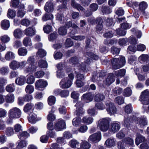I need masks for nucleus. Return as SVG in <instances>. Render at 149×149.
Returning a JSON list of instances; mask_svg holds the SVG:
<instances>
[{
    "mask_svg": "<svg viewBox=\"0 0 149 149\" xmlns=\"http://www.w3.org/2000/svg\"><path fill=\"white\" fill-rule=\"evenodd\" d=\"M81 146L84 149H89L90 147V144L87 141H84L81 143Z\"/></svg>",
    "mask_w": 149,
    "mask_h": 149,
    "instance_id": "nucleus-54",
    "label": "nucleus"
},
{
    "mask_svg": "<svg viewBox=\"0 0 149 149\" xmlns=\"http://www.w3.org/2000/svg\"><path fill=\"white\" fill-rule=\"evenodd\" d=\"M25 77L23 76H21L16 79L15 83L17 84L18 85L22 86L25 84Z\"/></svg>",
    "mask_w": 149,
    "mask_h": 149,
    "instance_id": "nucleus-24",
    "label": "nucleus"
},
{
    "mask_svg": "<svg viewBox=\"0 0 149 149\" xmlns=\"http://www.w3.org/2000/svg\"><path fill=\"white\" fill-rule=\"evenodd\" d=\"M6 133L8 136H10L14 134L13 128L11 127H8L6 128Z\"/></svg>",
    "mask_w": 149,
    "mask_h": 149,
    "instance_id": "nucleus-55",
    "label": "nucleus"
},
{
    "mask_svg": "<svg viewBox=\"0 0 149 149\" xmlns=\"http://www.w3.org/2000/svg\"><path fill=\"white\" fill-rule=\"evenodd\" d=\"M58 33L61 35H65L67 33V29L65 26L61 27L59 29Z\"/></svg>",
    "mask_w": 149,
    "mask_h": 149,
    "instance_id": "nucleus-49",
    "label": "nucleus"
},
{
    "mask_svg": "<svg viewBox=\"0 0 149 149\" xmlns=\"http://www.w3.org/2000/svg\"><path fill=\"white\" fill-rule=\"evenodd\" d=\"M65 123L61 119H59L58 121H56L55 124V128L56 131H61L65 128Z\"/></svg>",
    "mask_w": 149,
    "mask_h": 149,
    "instance_id": "nucleus-11",
    "label": "nucleus"
},
{
    "mask_svg": "<svg viewBox=\"0 0 149 149\" xmlns=\"http://www.w3.org/2000/svg\"><path fill=\"white\" fill-rule=\"evenodd\" d=\"M146 141V138L144 136L140 134H138L136 139V143L138 146L140 143Z\"/></svg>",
    "mask_w": 149,
    "mask_h": 149,
    "instance_id": "nucleus-30",
    "label": "nucleus"
},
{
    "mask_svg": "<svg viewBox=\"0 0 149 149\" xmlns=\"http://www.w3.org/2000/svg\"><path fill=\"white\" fill-rule=\"evenodd\" d=\"M82 120L83 122L84 123L89 124L92 123L93 121V119L91 117L86 116L83 118Z\"/></svg>",
    "mask_w": 149,
    "mask_h": 149,
    "instance_id": "nucleus-37",
    "label": "nucleus"
},
{
    "mask_svg": "<svg viewBox=\"0 0 149 149\" xmlns=\"http://www.w3.org/2000/svg\"><path fill=\"white\" fill-rule=\"evenodd\" d=\"M27 144V142L25 141L22 140L18 143L17 146L19 148H22L26 147Z\"/></svg>",
    "mask_w": 149,
    "mask_h": 149,
    "instance_id": "nucleus-58",
    "label": "nucleus"
},
{
    "mask_svg": "<svg viewBox=\"0 0 149 149\" xmlns=\"http://www.w3.org/2000/svg\"><path fill=\"white\" fill-rule=\"evenodd\" d=\"M21 110L19 108L14 107L10 109L8 111V116L11 120L20 118L22 115Z\"/></svg>",
    "mask_w": 149,
    "mask_h": 149,
    "instance_id": "nucleus-2",
    "label": "nucleus"
},
{
    "mask_svg": "<svg viewBox=\"0 0 149 149\" xmlns=\"http://www.w3.org/2000/svg\"><path fill=\"white\" fill-rule=\"evenodd\" d=\"M23 43L26 47L31 46L32 42L31 38L28 37L24 38L23 40Z\"/></svg>",
    "mask_w": 149,
    "mask_h": 149,
    "instance_id": "nucleus-34",
    "label": "nucleus"
},
{
    "mask_svg": "<svg viewBox=\"0 0 149 149\" xmlns=\"http://www.w3.org/2000/svg\"><path fill=\"white\" fill-rule=\"evenodd\" d=\"M5 100L7 103H11L15 100V96L13 94L9 93L5 96Z\"/></svg>",
    "mask_w": 149,
    "mask_h": 149,
    "instance_id": "nucleus-22",
    "label": "nucleus"
},
{
    "mask_svg": "<svg viewBox=\"0 0 149 149\" xmlns=\"http://www.w3.org/2000/svg\"><path fill=\"white\" fill-rule=\"evenodd\" d=\"M131 33H132V36H136L138 38H140L142 35V33L140 31L138 30L136 28H133L131 30Z\"/></svg>",
    "mask_w": 149,
    "mask_h": 149,
    "instance_id": "nucleus-29",
    "label": "nucleus"
},
{
    "mask_svg": "<svg viewBox=\"0 0 149 149\" xmlns=\"http://www.w3.org/2000/svg\"><path fill=\"white\" fill-rule=\"evenodd\" d=\"M116 33L118 35L120 36H125L126 34V32L125 30H123L120 28L116 30Z\"/></svg>",
    "mask_w": 149,
    "mask_h": 149,
    "instance_id": "nucleus-50",
    "label": "nucleus"
},
{
    "mask_svg": "<svg viewBox=\"0 0 149 149\" xmlns=\"http://www.w3.org/2000/svg\"><path fill=\"white\" fill-rule=\"evenodd\" d=\"M112 68L117 69L123 66L125 63V59L124 57L119 56L118 58H113L111 60Z\"/></svg>",
    "mask_w": 149,
    "mask_h": 149,
    "instance_id": "nucleus-1",
    "label": "nucleus"
},
{
    "mask_svg": "<svg viewBox=\"0 0 149 149\" xmlns=\"http://www.w3.org/2000/svg\"><path fill=\"white\" fill-rule=\"evenodd\" d=\"M35 80V78L32 75L29 74L27 75V79L26 82L29 84H32L33 83Z\"/></svg>",
    "mask_w": 149,
    "mask_h": 149,
    "instance_id": "nucleus-38",
    "label": "nucleus"
},
{
    "mask_svg": "<svg viewBox=\"0 0 149 149\" xmlns=\"http://www.w3.org/2000/svg\"><path fill=\"white\" fill-rule=\"evenodd\" d=\"M55 111L54 108L52 107L51 111L49 112V113L47 116V119L50 121L54 120L56 118V117L53 113Z\"/></svg>",
    "mask_w": 149,
    "mask_h": 149,
    "instance_id": "nucleus-32",
    "label": "nucleus"
},
{
    "mask_svg": "<svg viewBox=\"0 0 149 149\" xmlns=\"http://www.w3.org/2000/svg\"><path fill=\"white\" fill-rule=\"evenodd\" d=\"M28 120L30 123L32 124L35 123L37 121L36 115L34 113H31L29 114Z\"/></svg>",
    "mask_w": 149,
    "mask_h": 149,
    "instance_id": "nucleus-25",
    "label": "nucleus"
},
{
    "mask_svg": "<svg viewBox=\"0 0 149 149\" xmlns=\"http://www.w3.org/2000/svg\"><path fill=\"white\" fill-rule=\"evenodd\" d=\"M15 15L16 12L15 11L10 9H8L7 13V16L8 17L13 18Z\"/></svg>",
    "mask_w": 149,
    "mask_h": 149,
    "instance_id": "nucleus-56",
    "label": "nucleus"
},
{
    "mask_svg": "<svg viewBox=\"0 0 149 149\" xmlns=\"http://www.w3.org/2000/svg\"><path fill=\"white\" fill-rule=\"evenodd\" d=\"M53 17L52 14H48L47 13L45 14L42 17V20L44 21H46L49 19H51Z\"/></svg>",
    "mask_w": 149,
    "mask_h": 149,
    "instance_id": "nucleus-52",
    "label": "nucleus"
},
{
    "mask_svg": "<svg viewBox=\"0 0 149 149\" xmlns=\"http://www.w3.org/2000/svg\"><path fill=\"white\" fill-rule=\"evenodd\" d=\"M140 100L143 104H149V91L146 90L142 92Z\"/></svg>",
    "mask_w": 149,
    "mask_h": 149,
    "instance_id": "nucleus-6",
    "label": "nucleus"
},
{
    "mask_svg": "<svg viewBox=\"0 0 149 149\" xmlns=\"http://www.w3.org/2000/svg\"><path fill=\"white\" fill-rule=\"evenodd\" d=\"M137 41L135 37H131V52H135L136 51Z\"/></svg>",
    "mask_w": 149,
    "mask_h": 149,
    "instance_id": "nucleus-17",
    "label": "nucleus"
},
{
    "mask_svg": "<svg viewBox=\"0 0 149 149\" xmlns=\"http://www.w3.org/2000/svg\"><path fill=\"white\" fill-rule=\"evenodd\" d=\"M34 90V86L31 85H28L25 88V91L26 93L31 94L33 93Z\"/></svg>",
    "mask_w": 149,
    "mask_h": 149,
    "instance_id": "nucleus-36",
    "label": "nucleus"
},
{
    "mask_svg": "<svg viewBox=\"0 0 149 149\" xmlns=\"http://www.w3.org/2000/svg\"><path fill=\"white\" fill-rule=\"evenodd\" d=\"M110 120L107 118H104L99 121L98 125L100 130L103 132L107 131L109 128Z\"/></svg>",
    "mask_w": 149,
    "mask_h": 149,
    "instance_id": "nucleus-4",
    "label": "nucleus"
},
{
    "mask_svg": "<svg viewBox=\"0 0 149 149\" xmlns=\"http://www.w3.org/2000/svg\"><path fill=\"white\" fill-rule=\"evenodd\" d=\"M148 57L147 55L142 54L139 58V60L142 62H147L148 61Z\"/></svg>",
    "mask_w": 149,
    "mask_h": 149,
    "instance_id": "nucleus-48",
    "label": "nucleus"
},
{
    "mask_svg": "<svg viewBox=\"0 0 149 149\" xmlns=\"http://www.w3.org/2000/svg\"><path fill=\"white\" fill-rule=\"evenodd\" d=\"M114 31H109L106 33L104 35V37L107 38H110L112 37L114 34Z\"/></svg>",
    "mask_w": 149,
    "mask_h": 149,
    "instance_id": "nucleus-63",
    "label": "nucleus"
},
{
    "mask_svg": "<svg viewBox=\"0 0 149 149\" xmlns=\"http://www.w3.org/2000/svg\"><path fill=\"white\" fill-rule=\"evenodd\" d=\"M120 128V123L117 122H113L111 124L109 130L113 133H115L117 132Z\"/></svg>",
    "mask_w": 149,
    "mask_h": 149,
    "instance_id": "nucleus-9",
    "label": "nucleus"
},
{
    "mask_svg": "<svg viewBox=\"0 0 149 149\" xmlns=\"http://www.w3.org/2000/svg\"><path fill=\"white\" fill-rule=\"evenodd\" d=\"M102 11L103 14H108L111 13V11L109 7L103 6L102 8Z\"/></svg>",
    "mask_w": 149,
    "mask_h": 149,
    "instance_id": "nucleus-43",
    "label": "nucleus"
},
{
    "mask_svg": "<svg viewBox=\"0 0 149 149\" xmlns=\"http://www.w3.org/2000/svg\"><path fill=\"white\" fill-rule=\"evenodd\" d=\"M9 72V69L7 67H3L0 69V73L3 75L7 74Z\"/></svg>",
    "mask_w": 149,
    "mask_h": 149,
    "instance_id": "nucleus-51",
    "label": "nucleus"
},
{
    "mask_svg": "<svg viewBox=\"0 0 149 149\" xmlns=\"http://www.w3.org/2000/svg\"><path fill=\"white\" fill-rule=\"evenodd\" d=\"M93 96L90 93L84 94L81 97L82 100L86 102L92 101L93 98Z\"/></svg>",
    "mask_w": 149,
    "mask_h": 149,
    "instance_id": "nucleus-18",
    "label": "nucleus"
},
{
    "mask_svg": "<svg viewBox=\"0 0 149 149\" xmlns=\"http://www.w3.org/2000/svg\"><path fill=\"white\" fill-rule=\"evenodd\" d=\"M45 10L47 12L51 13L54 10V5L51 1H48L46 3L44 6Z\"/></svg>",
    "mask_w": 149,
    "mask_h": 149,
    "instance_id": "nucleus-16",
    "label": "nucleus"
},
{
    "mask_svg": "<svg viewBox=\"0 0 149 149\" xmlns=\"http://www.w3.org/2000/svg\"><path fill=\"white\" fill-rule=\"evenodd\" d=\"M57 36V34L56 32L51 34L49 36V39L50 41H53L55 39Z\"/></svg>",
    "mask_w": 149,
    "mask_h": 149,
    "instance_id": "nucleus-64",
    "label": "nucleus"
},
{
    "mask_svg": "<svg viewBox=\"0 0 149 149\" xmlns=\"http://www.w3.org/2000/svg\"><path fill=\"white\" fill-rule=\"evenodd\" d=\"M72 84V81L66 77L62 79L60 83V85L62 88H68L70 87Z\"/></svg>",
    "mask_w": 149,
    "mask_h": 149,
    "instance_id": "nucleus-8",
    "label": "nucleus"
},
{
    "mask_svg": "<svg viewBox=\"0 0 149 149\" xmlns=\"http://www.w3.org/2000/svg\"><path fill=\"white\" fill-rule=\"evenodd\" d=\"M115 101L116 103L118 105H121L124 103V99L122 97L118 96L115 98Z\"/></svg>",
    "mask_w": 149,
    "mask_h": 149,
    "instance_id": "nucleus-53",
    "label": "nucleus"
},
{
    "mask_svg": "<svg viewBox=\"0 0 149 149\" xmlns=\"http://www.w3.org/2000/svg\"><path fill=\"white\" fill-rule=\"evenodd\" d=\"M15 57V56L14 53L10 51L7 52L5 56L6 59L8 61L13 59Z\"/></svg>",
    "mask_w": 149,
    "mask_h": 149,
    "instance_id": "nucleus-33",
    "label": "nucleus"
},
{
    "mask_svg": "<svg viewBox=\"0 0 149 149\" xmlns=\"http://www.w3.org/2000/svg\"><path fill=\"white\" fill-rule=\"evenodd\" d=\"M15 89V86L14 84H12L8 85L6 88L7 91L9 93L13 92Z\"/></svg>",
    "mask_w": 149,
    "mask_h": 149,
    "instance_id": "nucleus-39",
    "label": "nucleus"
},
{
    "mask_svg": "<svg viewBox=\"0 0 149 149\" xmlns=\"http://www.w3.org/2000/svg\"><path fill=\"white\" fill-rule=\"evenodd\" d=\"M139 9L140 10H145L148 6V4L146 2L143 1L139 4Z\"/></svg>",
    "mask_w": 149,
    "mask_h": 149,
    "instance_id": "nucleus-44",
    "label": "nucleus"
},
{
    "mask_svg": "<svg viewBox=\"0 0 149 149\" xmlns=\"http://www.w3.org/2000/svg\"><path fill=\"white\" fill-rule=\"evenodd\" d=\"M126 71L124 69H121L115 72V74L117 77H123L125 74Z\"/></svg>",
    "mask_w": 149,
    "mask_h": 149,
    "instance_id": "nucleus-47",
    "label": "nucleus"
},
{
    "mask_svg": "<svg viewBox=\"0 0 149 149\" xmlns=\"http://www.w3.org/2000/svg\"><path fill=\"white\" fill-rule=\"evenodd\" d=\"M104 95L102 94H98L95 96V100L97 102H100L104 100Z\"/></svg>",
    "mask_w": 149,
    "mask_h": 149,
    "instance_id": "nucleus-57",
    "label": "nucleus"
},
{
    "mask_svg": "<svg viewBox=\"0 0 149 149\" xmlns=\"http://www.w3.org/2000/svg\"><path fill=\"white\" fill-rule=\"evenodd\" d=\"M19 3V0H12L10 3L11 6L17 8Z\"/></svg>",
    "mask_w": 149,
    "mask_h": 149,
    "instance_id": "nucleus-60",
    "label": "nucleus"
},
{
    "mask_svg": "<svg viewBox=\"0 0 149 149\" xmlns=\"http://www.w3.org/2000/svg\"><path fill=\"white\" fill-rule=\"evenodd\" d=\"M115 81L114 76L112 73L109 74L108 76L103 81L104 84L107 86H109Z\"/></svg>",
    "mask_w": 149,
    "mask_h": 149,
    "instance_id": "nucleus-15",
    "label": "nucleus"
},
{
    "mask_svg": "<svg viewBox=\"0 0 149 149\" xmlns=\"http://www.w3.org/2000/svg\"><path fill=\"white\" fill-rule=\"evenodd\" d=\"M44 74V72L41 71L36 72L34 74L35 77L38 78L42 77Z\"/></svg>",
    "mask_w": 149,
    "mask_h": 149,
    "instance_id": "nucleus-62",
    "label": "nucleus"
},
{
    "mask_svg": "<svg viewBox=\"0 0 149 149\" xmlns=\"http://www.w3.org/2000/svg\"><path fill=\"white\" fill-rule=\"evenodd\" d=\"M106 109L110 115H113L116 112V107L113 103L109 102L106 104Z\"/></svg>",
    "mask_w": 149,
    "mask_h": 149,
    "instance_id": "nucleus-7",
    "label": "nucleus"
},
{
    "mask_svg": "<svg viewBox=\"0 0 149 149\" xmlns=\"http://www.w3.org/2000/svg\"><path fill=\"white\" fill-rule=\"evenodd\" d=\"M37 68L35 64L30 65L28 67H26L24 69V71L26 73H32L35 71Z\"/></svg>",
    "mask_w": 149,
    "mask_h": 149,
    "instance_id": "nucleus-21",
    "label": "nucleus"
},
{
    "mask_svg": "<svg viewBox=\"0 0 149 149\" xmlns=\"http://www.w3.org/2000/svg\"><path fill=\"white\" fill-rule=\"evenodd\" d=\"M48 102L49 104L52 105L54 104L56 102V98L53 96H50L48 98Z\"/></svg>",
    "mask_w": 149,
    "mask_h": 149,
    "instance_id": "nucleus-46",
    "label": "nucleus"
},
{
    "mask_svg": "<svg viewBox=\"0 0 149 149\" xmlns=\"http://www.w3.org/2000/svg\"><path fill=\"white\" fill-rule=\"evenodd\" d=\"M57 143L59 146L64 145L66 143L64 139L62 137H59L58 138L57 141Z\"/></svg>",
    "mask_w": 149,
    "mask_h": 149,
    "instance_id": "nucleus-61",
    "label": "nucleus"
},
{
    "mask_svg": "<svg viewBox=\"0 0 149 149\" xmlns=\"http://www.w3.org/2000/svg\"><path fill=\"white\" fill-rule=\"evenodd\" d=\"M72 6L74 8H77L78 10L84 11V9L80 4L75 3L74 0H72Z\"/></svg>",
    "mask_w": 149,
    "mask_h": 149,
    "instance_id": "nucleus-35",
    "label": "nucleus"
},
{
    "mask_svg": "<svg viewBox=\"0 0 149 149\" xmlns=\"http://www.w3.org/2000/svg\"><path fill=\"white\" fill-rule=\"evenodd\" d=\"M97 24L96 27V31L97 33H102L103 31V20L100 18H98L96 20Z\"/></svg>",
    "mask_w": 149,
    "mask_h": 149,
    "instance_id": "nucleus-12",
    "label": "nucleus"
},
{
    "mask_svg": "<svg viewBox=\"0 0 149 149\" xmlns=\"http://www.w3.org/2000/svg\"><path fill=\"white\" fill-rule=\"evenodd\" d=\"M13 34L15 38L20 39L22 35V31L20 29H16L14 31Z\"/></svg>",
    "mask_w": 149,
    "mask_h": 149,
    "instance_id": "nucleus-27",
    "label": "nucleus"
},
{
    "mask_svg": "<svg viewBox=\"0 0 149 149\" xmlns=\"http://www.w3.org/2000/svg\"><path fill=\"white\" fill-rule=\"evenodd\" d=\"M27 53L26 49L23 47L19 48L18 50V53L19 56H25L27 54Z\"/></svg>",
    "mask_w": 149,
    "mask_h": 149,
    "instance_id": "nucleus-41",
    "label": "nucleus"
},
{
    "mask_svg": "<svg viewBox=\"0 0 149 149\" xmlns=\"http://www.w3.org/2000/svg\"><path fill=\"white\" fill-rule=\"evenodd\" d=\"M46 55V52L42 49H39L37 53L36 56L38 58L43 57Z\"/></svg>",
    "mask_w": 149,
    "mask_h": 149,
    "instance_id": "nucleus-42",
    "label": "nucleus"
},
{
    "mask_svg": "<svg viewBox=\"0 0 149 149\" xmlns=\"http://www.w3.org/2000/svg\"><path fill=\"white\" fill-rule=\"evenodd\" d=\"M34 109V106L33 104L27 103L24 106L23 110L24 112L28 113L30 112L31 110H33Z\"/></svg>",
    "mask_w": 149,
    "mask_h": 149,
    "instance_id": "nucleus-28",
    "label": "nucleus"
},
{
    "mask_svg": "<svg viewBox=\"0 0 149 149\" xmlns=\"http://www.w3.org/2000/svg\"><path fill=\"white\" fill-rule=\"evenodd\" d=\"M84 104L81 102H78L76 104L77 109L75 112V114L78 116H80L83 114L84 112V110L82 108Z\"/></svg>",
    "mask_w": 149,
    "mask_h": 149,
    "instance_id": "nucleus-13",
    "label": "nucleus"
},
{
    "mask_svg": "<svg viewBox=\"0 0 149 149\" xmlns=\"http://www.w3.org/2000/svg\"><path fill=\"white\" fill-rule=\"evenodd\" d=\"M79 59L78 58L76 57H74L71 58L70 60V61L74 65L77 67H79V69H81L83 70H86V64L87 65L90 61V59L88 58L86 60V62H85L84 63H82V65H81L79 63Z\"/></svg>",
    "mask_w": 149,
    "mask_h": 149,
    "instance_id": "nucleus-3",
    "label": "nucleus"
},
{
    "mask_svg": "<svg viewBox=\"0 0 149 149\" xmlns=\"http://www.w3.org/2000/svg\"><path fill=\"white\" fill-rule=\"evenodd\" d=\"M101 135L100 132L95 133L91 135L88 138V141L92 142L99 141L101 139Z\"/></svg>",
    "mask_w": 149,
    "mask_h": 149,
    "instance_id": "nucleus-14",
    "label": "nucleus"
},
{
    "mask_svg": "<svg viewBox=\"0 0 149 149\" xmlns=\"http://www.w3.org/2000/svg\"><path fill=\"white\" fill-rule=\"evenodd\" d=\"M1 25L2 29L4 30H7L10 26V22L7 19L3 20L1 21Z\"/></svg>",
    "mask_w": 149,
    "mask_h": 149,
    "instance_id": "nucleus-23",
    "label": "nucleus"
},
{
    "mask_svg": "<svg viewBox=\"0 0 149 149\" xmlns=\"http://www.w3.org/2000/svg\"><path fill=\"white\" fill-rule=\"evenodd\" d=\"M132 122H134L136 123H139V125L141 127L147 125L148 122L147 118L146 117H141L138 118L135 116H133L132 117Z\"/></svg>",
    "mask_w": 149,
    "mask_h": 149,
    "instance_id": "nucleus-5",
    "label": "nucleus"
},
{
    "mask_svg": "<svg viewBox=\"0 0 149 149\" xmlns=\"http://www.w3.org/2000/svg\"><path fill=\"white\" fill-rule=\"evenodd\" d=\"M38 66L41 68H45L47 67L48 65L47 61L44 60H40L38 62Z\"/></svg>",
    "mask_w": 149,
    "mask_h": 149,
    "instance_id": "nucleus-40",
    "label": "nucleus"
},
{
    "mask_svg": "<svg viewBox=\"0 0 149 149\" xmlns=\"http://www.w3.org/2000/svg\"><path fill=\"white\" fill-rule=\"evenodd\" d=\"M115 141L114 139H108L106 141L105 144L108 147H112L115 146Z\"/></svg>",
    "mask_w": 149,
    "mask_h": 149,
    "instance_id": "nucleus-31",
    "label": "nucleus"
},
{
    "mask_svg": "<svg viewBox=\"0 0 149 149\" xmlns=\"http://www.w3.org/2000/svg\"><path fill=\"white\" fill-rule=\"evenodd\" d=\"M19 62L15 60L12 61L9 64L10 69L13 70H16L19 68Z\"/></svg>",
    "mask_w": 149,
    "mask_h": 149,
    "instance_id": "nucleus-26",
    "label": "nucleus"
},
{
    "mask_svg": "<svg viewBox=\"0 0 149 149\" xmlns=\"http://www.w3.org/2000/svg\"><path fill=\"white\" fill-rule=\"evenodd\" d=\"M25 8V6L23 4H20L17 12V15L18 17H22L25 14L26 12L24 10Z\"/></svg>",
    "mask_w": 149,
    "mask_h": 149,
    "instance_id": "nucleus-19",
    "label": "nucleus"
},
{
    "mask_svg": "<svg viewBox=\"0 0 149 149\" xmlns=\"http://www.w3.org/2000/svg\"><path fill=\"white\" fill-rule=\"evenodd\" d=\"M81 121V119L80 118H75L72 120L73 125L75 126H77L80 123Z\"/></svg>",
    "mask_w": 149,
    "mask_h": 149,
    "instance_id": "nucleus-59",
    "label": "nucleus"
},
{
    "mask_svg": "<svg viewBox=\"0 0 149 149\" xmlns=\"http://www.w3.org/2000/svg\"><path fill=\"white\" fill-rule=\"evenodd\" d=\"M47 85V82L42 79H39L36 81L35 83L36 88L38 89L45 88Z\"/></svg>",
    "mask_w": 149,
    "mask_h": 149,
    "instance_id": "nucleus-10",
    "label": "nucleus"
},
{
    "mask_svg": "<svg viewBox=\"0 0 149 149\" xmlns=\"http://www.w3.org/2000/svg\"><path fill=\"white\" fill-rule=\"evenodd\" d=\"M0 39L3 43H6L9 41L10 38L7 35H5L0 37Z\"/></svg>",
    "mask_w": 149,
    "mask_h": 149,
    "instance_id": "nucleus-45",
    "label": "nucleus"
},
{
    "mask_svg": "<svg viewBox=\"0 0 149 149\" xmlns=\"http://www.w3.org/2000/svg\"><path fill=\"white\" fill-rule=\"evenodd\" d=\"M24 33L27 36H32L35 34L36 30L35 28L32 27H29L25 30Z\"/></svg>",
    "mask_w": 149,
    "mask_h": 149,
    "instance_id": "nucleus-20",
    "label": "nucleus"
}]
</instances>
